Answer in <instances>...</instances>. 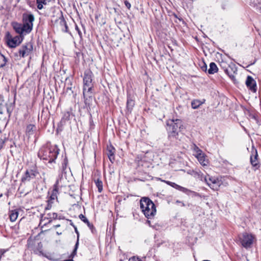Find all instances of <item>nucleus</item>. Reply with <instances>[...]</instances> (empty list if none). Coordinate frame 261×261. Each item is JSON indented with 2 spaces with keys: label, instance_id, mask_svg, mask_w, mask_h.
<instances>
[{
  "label": "nucleus",
  "instance_id": "nucleus-19",
  "mask_svg": "<svg viewBox=\"0 0 261 261\" xmlns=\"http://www.w3.org/2000/svg\"><path fill=\"white\" fill-rule=\"evenodd\" d=\"M73 117L74 115L71 110L65 112L62 118V121L65 122L66 121L69 120Z\"/></svg>",
  "mask_w": 261,
  "mask_h": 261
},
{
  "label": "nucleus",
  "instance_id": "nucleus-30",
  "mask_svg": "<svg viewBox=\"0 0 261 261\" xmlns=\"http://www.w3.org/2000/svg\"><path fill=\"white\" fill-rule=\"evenodd\" d=\"M237 70L236 68L235 69V70H234L233 71V73H230L229 69H227L225 70V72L227 74V75L229 76V77L232 80H234V79H235L234 74L237 73Z\"/></svg>",
  "mask_w": 261,
  "mask_h": 261
},
{
  "label": "nucleus",
  "instance_id": "nucleus-44",
  "mask_svg": "<svg viewBox=\"0 0 261 261\" xmlns=\"http://www.w3.org/2000/svg\"><path fill=\"white\" fill-rule=\"evenodd\" d=\"M203 65L201 66V69L204 71H207V66L205 64V63H203Z\"/></svg>",
  "mask_w": 261,
  "mask_h": 261
},
{
  "label": "nucleus",
  "instance_id": "nucleus-13",
  "mask_svg": "<svg viewBox=\"0 0 261 261\" xmlns=\"http://www.w3.org/2000/svg\"><path fill=\"white\" fill-rule=\"evenodd\" d=\"M247 87L252 91L256 92V84L255 80L251 76H248L246 81Z\"/></svg>",
  "mask_w": 261,
  "mask_h": 261
},
{
  "label": "nucleus",
  "instance_id": "nucleus-15",
  "mask_svg": "<svg viewBox=\"0 0 261 261\" xmlns=\"http://www.w3.org/2000/svg\"><path fill=\"white\" fill-rule=\"evenodd\" d=\"M193 175L195 178H197L201 181H204L205 182H207L208 175H204L200 170L193 171Z\"/></svg>",
  "mask_w": 261,
  "mask_h": 261
},
{
  "label": "nucleus",
  "instance_id": "nucleus-2",
  "mask_svg": "<svg viewBox=\"0 0 261 261\" xmlns=\"http://www.w3.org/2000/svg\"><path fill=\"white\" fill-rule=\"evenodd\" d=\"M60 149L57 146H51L41 148L38 152V157L44 160H48V163H55L59 153Z\"/></svg>",
  "mask_w": 261,
  "mask_h": 261
},
{
  "label": "nucleus",
  "instance_id": "nucleus-3",
  "mask_svg": "<svg viewBox=\"0 0 261 261\" xmlns=\"http://www.w3.org/2000/svg\"><path fill=\"white\" fill-rule=\"evenodd\" d=\"M167 125L169 138L171 140L172 139H177L178 133L183 127L181 120L177 119L169 120L167 121Z\"/></svg>",
  "mask_w": 261,
  "mask_h": 261
},
{
  "label": "nucleus",
  "instance_id": "nucleus-53",
  "mask_svg": "<svg viewBox=\"0 0 261 261\" xmlns=\"http://www.w3.org/2000/svg\"><path fill=\"white\" fill-rule=\"evenodd\" d=\"M0 261H1V257H0Z\"/></svg>",
  "mask_w": 261,
  "mask_h": 261
},
{
  "label": "nucleus",
  "instance_id": "nucleus-24",
  "mask_svg": "<svg viewBox=\"0 0 261 261\" xmlns=\"http://www.w3.org/2000/svg\"><path fill=\"white\" fill-rule=\"evenodd\" d=\"M204 99H203L202 101L198 99H194L191 102L192 108L194 109H196L198 108L201 105H202L204 102Z\"/></svg>",
  "mask_w": 261,
  "mask_h": 261
},
{
  "label": "nucleus",
  "instance_id": "nucleus-12",
  "mask_svg": "<svg viewBox=\"0 0 261 261\" xmlns=\"http://www.w3.org/2000/svg\"><path fill=\"white\" fill-rule=\"evenodd\" d=\"M12 26L15 31L20 35L27 34V30L23 28L22 24L17 22H13L12 23Z\"/></svg>",
  "mask_w": 261,
  "mask_h": 261
},
{
  "label": "nucleus",
  "instance_id": "nucleus-40",
  "mask_svg": "<svg viewBox=\"0 0 261 261\" xmlns=\"http://www.w3.org/2000/svg\"><path fill=\"white\" fill-rule=\"evenodd\" d=\"M68 84H70V85H71V82L69 81V83H68ZM72 87L71 86L67 87L66 92H68L69 91H71V92L73 93V91H72Z\"/></svg>",
  "mask_w": 261,
  "mask_h": 261
},
{
  "label": "nucleus",
  "instance_id": "nucleus-17",
  "mask_svg": "<svg viewBox=\"0 0 261 261\" xmlns=\"http://www.w3.org/2000/svg\"><path fill=\"white\" fill-rule=\"evenodd\" d=\"M135 106V101L131 98L129 95H127L126 102L127 113H130Z\"/></svg>",
  "mask_w": 261,
  "mask_h": 261
},
{
  "label": "nucleus",
  "instance_id": "nucleus-39",
  "mask_svg": "<svg viewBox=\"0 0 261 261\" xmlns=\"http://www.w3.org/2000/svg\"><path fill=\"white\" fill-rule=\"evenodd\" d=\"M124 3L125 4V6L128 9H130L131 7V4L129 2H128L127 0H124Z\"/></svg>",
  "mask_w": 261,
  "mask_h": 261
},
{
  "label": "nucleus",
  "instance_id": "nucleus-32",
  "mask_svg": "<svg viewBox=\"0 0 261 261\" xmlns=\"http://www.w3.org/2000/svg\"><path fill=\"white\" fill-rule=\"evenodd\" d=\"M73 225V227L74 228L75 232L77 234V240L76 243V244L75 245V248H74V251H73V253H74V252H76V249H77V246H78V244H79V231L77 230V227L73 225Z\"/></svg>",
  "mask_w": 261,
  "mask_h": 261
},
{
  "label": "nucleus",
  "instance_id": "nucleus-6",
  "mask_svg": "<svg viewBox=\"0 0 261 261\" xmlns=\"http://www.w3.org/2000/svg\"><path fill=\"white\" fill-rule=\"evenodd\" d=\"M239 241L242 246L246 249L250 248L253 244L254 237L247 232H244L239 236Z\"/></svg>",
  "mask_w": 261,
  "mask_h": 261
},
{
  "label": "nucleus",
  "instance_id": "nucleus-45",
  "mask_svg": "<svg viewBox=\"0 0 261 261\" xmlns=\"http://www.w3.org/2000/svg\"><path fill=\"white\" fill-rule=\"evenodd\" d=\"M75 30L77 31V32H78V34L79 35L81 36L82 35V32L81 31H80V29L78 28L77 25H75Z\"/></svg>",
  "mask_w": 261,
  "mask_h": 261
},
{
  "label": "nucleus",
  "instance_id": "nucleus-5",
  "mask_svg": "<svg viewBox=\"0 0 261 261\" xmlns=\"http://www.w3.org/2000/svg\"><path fill=\"white\" fill-rule=\"evenodd\" d=\"M34 20V15L31 12L24 13L22 14V24L23 28L27 30V34H29L32 31Z\"/></svg>",
  "mask_w": 261,
  "mask_h": 261
},
{
  "label": "nucleus",
  "instance_id": "nucleus-35",
  "mask_svg": "<svg viewBox=\"0 0 261 261\" xmlns=\"http://www.w3.org/2000/svg\"><path fill=\"white\" fill-rule=\"evenodd\" d=\"M66 24H67V23L62 15L61 17L60 18V25L64 27Z\"/></svg>",
  "mask_w": 261,
  "mask_h": 261
},
{
  "label": "nucleus",
  "instance_id": "nucleus-21",
  "mask_svg": "<svg viewBox=\"0 0 261 261\" xmlns=\"http://www.w3.org/2000/svg\"><path fill=\"white\" fill-rule=\"evenodd\" d=\"M18 216V211L17 210H11L9 211V218L11 222H14L17 219Z\"/></svg>",
  "mask_w": 261,
  "mask_h": 261
},
{
  "label": "nucleus",
  "instance_id": "nucleus-43",
  "mask_svg": "<svg viewBox=\"0 0 261 261\" xmlns=\"http://www.w3.org/2000/svg\"><path fill=\"white\" fill-rule=\"evenodd\" d=\"M5 139H2V138L0 139V149L3 148V146L5 143Z\"/></svg>",
  "mask_w": 261,
  "mask_h": 261
},
{
  "label": "nucleus",
  "instance_id": "nucleus-31",
  "mask_svg": "<svg viewBox=\"0 0 261 261\" xmlns=\"http://www.w3.org/2000/svg\"><path fill=\"white\" fill-rule=\"evenodd\" d=\"M67 164H68V160H67V158L66 157H65L64 158L63 162L62 163V164L61 169H62V172H65V170L67 168Z\"/></svg>",
  "mask_w": 261,
  "mask_h": 261
},
{
  "label": "nucleus",
  "instance_id": "nucleus-52",
  "mask_svg": "<svg viewBox=\"0 0 261 261\" xmlns=\"http://www.w3.org/2000/svg\"><path fill=\"white\" fill-rule=\"evenodd\" d=\"M49 208V204L47 205V207L46 208Z\"/></svg>",
  "mask_w": 261,
  "mask_h": 261
},
{
  "label": "nucleus",
  "instance_id": "nucleus-46",
  "mask_svg": "<svg viewBox=\"0 0 261 261\" xmlns=\"http://www.w3.org/2000/svg\"><path fill=\"white\" fill-rule=\"evenodd\" d=\"M163 181H164V182H165L167 185H168L171 186V182H172L171 181H167V180H163Z\"/></svg>",
  "mask_w": 261,
  "mask_h": 261
},
{
  "label": "nucleus",
  "instance_id": "nucleus-34",
  "mask_svg": "<svg viewBox=\"0 0 261 261\" xmlns=\"http://www.w3.org/2000/svg\"><path fill=\"white\" fill-rule=\"evenodd\" d=\"M193 149L194 152L196 153V154H198L199 153L202 152L201 150L195 144L193 145Z\"/></svg>",
  "mask_w": 261,
  "mask_h": 261
},
{
  "label": "nucleus",
  "instance_id": "nucleus-47",
  "mask_svg": "<svg viewBox=\"0 0 261 261\" xmlns=\"http://www.w3.org/2000/svg\"><path fill=\"white\" fill-rule=\"evenodd\" d=\"M176 203H180V204H181L182 206H185V204L182 201H180L179 200H176Z\"/></svg>",
  "mask_w": 261,
  "mask_h": 261
},
{
  "label": "nucleus",
  "instance_id": "nucleus-8",
  "mask_svg": "<svg viewBox=\"0 0 261 261\" xmlns=\"http://www.w3.org/2000/svg\"><path fill=\"white\" fill-rule=\"evenodd\" d=\"M33 45L32 43L29 42L22 45L19 48L18 53L20 57L24 58L30 55L33 51Z\"/></svg>",
  "mask_w": 261,
  "mask_h": 261
},
{
  "label": "nucleus",
  "instance_id": "nucleus-28",
  "mask_svg": "<svg viewBox=\"0 0 261 261\" xmlns=\"http://www.w3.org/2000/svg\"><path fill=\"white\" fill-rule=\"evenodd\" d=\"M95 183L96 187L98 188V192H101L103 189V185H102V181L101 180H100L99 179H97L96 180H95Z\"/></svg>",
  "mask_w": 261,
  "mask_h": 261
},
{
  "label": "nucleus",
  "instance_id": "nucleus-37",
  "mask_svg": "<svg viewBox=\"0 0 261 261\" xmlns=\"http://www.w3.org/2000/svg\"><path fill=\"white\" fill-rule=\"evenodd\" d=\"M86 224H87V226L89 227V228L91 229V231L93 232V230L94 229L93 225L91 224L89 221L86 223Z\"/></svg>",
  "mask_w": 261,
  "mask_h": 261
},
{
  "label": "nucleus",
  "instance_id": "nucleus-26",
  "mask_svg": "<svg viewBox=\"0 0 261 261\" xmlns=\"http://www.w3.org/2000/svg\"><path fill=\"white\" fill-rule=\"evenodd\" d=\"M36 127L33 124H29L27 126L26 128V133L29 135L30 136L33 134L34 131L35 130Z\"/></svg>",
  "mask_w": 261,
  "mask_h": 261
},
{
  "label": "nucleus",
  "instance_id": "nucleus-1",
  "mask_svg": "<svg viewBox=\"0 0 261 261\" xmlns=\"http://www.w3.org/2000/svg\"><path fill=\"white\" fill-rule=\"evenodd\" d=\"M93 73L90 70L84 72L83 78V95L86 104L89 105L92 100L93 93Z\"/></svg>",
  "mask_w": 261,
  "mask_h": 261
},
{
  "label": "nucleus",
  "instance_id": "nucleus-20",
  "mask_svg": "<svg viewBox=\"0 0 261 261\" xmlns=\"http://www.w3.org/2000/svg\"><path fill=\"white\" fill-rule=\"evenodd\" d=\"M114 152H115V149L113 147H108L107 149V155L108 156V158L110 160V161L113 163V161L115 160V156H114Z\"/></svg>",
  "mask_w": 261,
  "mask_h": 261
},
{
  "label": "nucleus",
  "instance_id": "nucleus-7",
  "mask_svg": "<svg viewBox=\"0 0 261 261\" xmlns=\"http://www.w3.org/2000/svg\"><path fill=\"white\" fill-rule=\"evenodd\" d=\"M38 174L39 172L35 167L28 169L26 170L24 174L22 176L21 182L23 184L29 182L34 179Z\"/></svg>",
  "mask_w": 261,
  "mask_h": 261
},
{
  "label": "nucleus",
  "instance_id": "nucleus-41",
  "mask_svg": "<svg viewBox=\"0 0 261 261\" xmlns=\"http://www.w3.org/2000/svg\"><path fill=\"white\" fill-rule=\"evenodd\" d=\"M8 250V249H2L0 250V253H1V255H0V257H2V256L4 255V254H5V252H6Z\"/></svg>",
  "mask_w": 261,
  "mask_h": 261
},
{
  "label": "nucleus",
  "instance_id": "nucleus-10",
  "mask_svg": "<svg viewBox=\"0 0 261 261\" xmlns=\"http://www.w3.org/2000/svg\"><path fill=\"white\" fill-rule=\"evenodd\" d=\"M22 41L21 36H16L12 38L9 33L7 34V43L8 45L11 47L14 48L18 45Z\"/></svg>",
  "mask_w": 261,
  "mask_h": 261
},
{
  "label": "nucleus",
  "instance_id": "nucleus-16",
  "mask_svg": "<svg viewBox=\"0 0 261 261\" xmlns=\"http://www.w3.org/2000/svg\"><path fill=\"white\" fill-rule=\"evenodd\" d=\"M195 156L202 166L207 165L208 160L206 159L204 153H202V152L199 153L198 154H195Z\"/></svg>",
  "mask_w": 261,
  "mask_h": 261
},
{
  "label": "nucleus",
  "instance_id": "nucleus-42",
  "mask_svg": "<svg viewBox=\"0 0 261 261\" xmlns=\"http://www.w3.org/2000/svg\"><path fill=\"white\" fill-rule=\"evenodd\" d=\"M63 27L64 28L63 29H62V31H63L64 32H66V33H68V28L67 24H66V25H65Z\"/></svg>",
  "mask_w": 261,
  "mask_h": 261
},
{
  "label": "nucleus",
  "instance_id": "nucleus-33",
  "mask_svg": "<svg viewBox=\"0 0 261 261\" xmlns=\"http://www.w3.org/2000/svg\"><path fill=\"white\" fill-rule=\"evenodd\" d=\"M48 218L47 219H56L57 218L58 214L56 213H48L47 214Z\"/></svg>",
  "mask_w": 261,
  "mask_h": 261
},
{
  "label": "nucleus",
  "instance_id": "nucleus-48",
  "mask_svg": "<svg viewBox=\"0 0 261 261\" xmlns=\"http://www.w3.org/2000/svg\"><path fill=\"white\" fill-rule=\"evenodd\" d=\"M4 118L3 114H0V120Z\"/></svg>",
  "mask_w": 261,
  "mask_h": 261
},
{
  "label": "nucleus",
  "instance_id": "nucleus-22",
  "mask_svg": "<svg viewBox=\"0 0 261 261\" xmlns=\"http://www.w3.org/2000/svg\"><path fill=\"white\" fill-rule=\"evenodd\" d=\"M60 192V191L57 189L53 188V190L51 191V194L49 197V199L48 200V202L49 203H53V201L57 198V195Z\"/></svg>",
  "mask_w": 261,
  "mask_h": 261
},
{
  "label": "nucleus",
  "instance_id": "nucleus-25",
  "mask_svg": "<svg viewBox=\"0 0 261 261\" xmlns=\"http://www.w3.org/2000/svg\"><path fill=\"white\" fill-rule=\"evenodd\" d=\"M7 111L8 114V116L10 117V112H9L8 108L7 107V106H6V105L3 103H0V114H4V113L5 112V111Z\"/></svg>",
  "mask_w": 261,
  "mask_h": 261
},
{
  "label": "nucleus",
  "instance_id": "nucleus-11",
  "mask_svg": "<svg viewBox=\"0 0 261 261\" xmlns=\"http://www.w3.org/2000/svg\"><path fill=\"white\" fill-rule=\"evenodd\" d=\"M67 185V179L63 177V176L62 175L59 176L57 179L55 184L54 185V188L61 192L62 188L66 187Z\"/></svg>",
  "mask_w": 261,
  "mask_h": 261
},
{
  "label": "nucleus",
  "instance_id": "nucleus-50",
  "mask_svg": "<svg viewBox=\"0 0 261 261\" xmlns=\"http://www.w3.org/2000/svg\"><path fill=\"white\" fill-rule=\"evenodd\" d=\"M67 82H68L67 79H66V84H67Z\"/></svg>",
  "mask_w": 261,
  "mask_h": 261
},
{
  "label": "nucleus",
  "instance_id": "nucleus-51",
  "mask_svg": "<svg viewBox=\"0 0 261 261\" xmlns=\"http://www.w3.org/2000/svg\"><path fill=\"white\" fill-rule=\"evenodd\" d=\"M49 208V204L47 205V207L46 208Z\"/></svg>",
  "mask_w": 261,
  "mask_h": 261
},
{
  "label": "nucleus",
  "instance_id": "nucleus-38",
  "mask_svg": "<svg viewBox=\"0 0 261 261\" xmlns=\"http://www.w3.org/2000/svg\"><path fill=\"white\" fill-rule=\"evenodd\" d=\"M128 261H142L141 259L139 258L138 257H136L135 256H133L130 257Z\"/></svg>",
  "mask_w": 261,
  "mask_h": 261
},
{
  "label": "nucleus",
  "instance_id": "nucleus-18",
  "mask_svg": "<svg viewBox=\"0 0 261 261\" xmlns=\"http://www.w3.org/2000/svg\"><path fill=\"white\" fill-rule=\"evenodd\" d=\"M257 151L255 150V154L254 156H250V163L251 165L253 166V167H255V170L258 169L259 167L258 166V162L257 161Z\"/></svg>",
  "mask_w": 261,
  "mask_h": 261
},
{
  "label": "nucleus",
  "instance_id": "nucleus-36",
  "mask_svg": "<svg viewBox=\"0 0 261 261\" xmlns=\"http://www.w3.org/2000/svg\"><path fill=\"white\" fill-rule=\"evenodd\" d=\"M79 218L82 221H83L85 223H86L88 221V220L87 219V218L83 214H80L79 215Z\"/></svg>",
  "mask_w": 261,
  "mask_h": 261
},
{
  "label": "nucleus",
  "instance_id": "nucleus-4",
  "mask_svg": "<svg viewBox=\"0 0 261 261\" xmlns=\"http://www.w3.org/2000/svg\"><path fill=\"white\" fill-rule=\"evenodd\" d=\"M140 207L145 217L147 218L153 217L156 213V208L153 202L147 197L140 200Z\"/></svg>",
  "mask_w": 261,
  "mask_h": 261
},
{
  "label": "nucleus",
  "instance_id": "nucleus-49",
  "mask_svg": "<svg viewBox=\"0 0 261 261\" xmlns=\"http://www.w3.org/2000/svg\"><path fill=\"white\" fill-rule=\"evenodd\" d=\"M2 196H3V194H0V198H1V197H2Z\"/></svg>",
  "mask_w": 261,
  "mask_h": 261
},
{
  "label": "nucleus",
  "instance_id": "nucleus-14",
  "mask_svg": "<svg viewBox=\"0 0 261 261\" xmlns=\"http://www.w3.org/2000/svg\"><path fill=\"white\" fill-rule=\"evenodd\" d=\"M171 186L180 191L184 193H186L187 195H189L190 193H192L196 194L195 192L192 191H191L187 188H186L185 187H181V186L175 184V182H172Z\"/></svg>",
  "mask_w": 261,
  "mask_h": 261
},
{
  "label": "nucleus",
  "instance_id": "nucleus-27",
  "mask_svg": "<svg viewBox=\"0 0 261 261\" xmlns=\"http://www.w3.org/2000/svg\"><path fill=\"white\" fill-rule=\"evenodd\" d=\"M47 0H36L37 7L39 10H42L43 8V5H46Z\"/></svg>",
  "mask_w": 261,
  "mask_h": 261
},
{
  "label": "nucleus",
  "instance_id": "nucleus-9",
  "mask_svg": "<svg viewBox=\"0 0 261 261\" xmlns=\"http://www.w3.org/2000/svg\"><path fill=\"white\" fill-rule=\"evenodd\" d=\"M205 183L213 190H218L222 184L221 179L218 177L208 175L207 182Z\"/></svg>",
  "mask_w": 261,
  "mask_h": 261
},
{
  "label": "nucleus",
  "instance_id": "nucleus-23",
  "mask_svg": "<svg viewBox=\"0 0 261 261\" xmlns=\"http://www.w3.org/2000/svg\"><path fill=\"white\" fill-rule=\"evenodd\" d=\"M218 68L216 64L214 62H212L210 64V68L207 70V72L209 74H212L216 73L218 71Z\"/></svg>",
  "mask_w": 261,
  "mask_h": 261
},
{
  "label": "nucleus",
  "instance_id": "nucleus-29",
  "mask_svg": "<svg viewBox=\"0 0 261 261\" xmlns=\"http://www.w3.org/2000/svg\"><path fill=\"white\" fill-rule=\"evenodd\" d=\"M6 57L0 54V68L3 67L6 65Z\"/></svg>",
  "mask_w": 261,
  "mask_h": 261
}]
</instances>
